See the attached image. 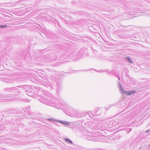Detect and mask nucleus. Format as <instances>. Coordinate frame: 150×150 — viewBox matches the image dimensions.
<instances>
[{
	"instance_id": "obj_7",
	"label": "nucleus",
	"mask_w": 150,
	"mask_h": 150,
	"mask_svg": "<svg viewBox=\"0 0 150 150\" xmlns=\"http://www.w3.org/2000/svg\"><path fill=\"white\" fill-rule=\"evenodd\" d=\"M47 120L50 121V122H54L56 121L57 122L58 120H56L55 119H54L52 118H50L47 119Z\"/></svg>"
},
{
	"instance_id": "obj_6",
	"label": "nucleus",
	"mask_w": 150,
	"mask_h": 150,
	"mask_svg": "<svg viewBox=\"0 0 150 150\" xmlns=\"http://www.w3.org/2000/svg\"><path fill=\"white\" fill-rule=\"evenodd\" d=\"M125 59L126 60L128 63H133V62L132 60H131L130 58L129 57H125Z\"/></svg>"
},
{
	"instance_id": "obj_12",
	"label": "nucleus",
	"mask_w": 150,
	"mask_h": 150,
	"mask_svg": "<svg viewBox=\"0 0 150 150\" xmlns=\"http://www.w3.org/2000/svg\"><path fill=\"white\" fill-rule=\"evenodd\" d=\"M42 78L45 80V81H44V82H46L45 81H47V80H46V78L45 76H42Z\"/></svg>"
},
{
	"instance_id": "obj_20",
	"label": "nucleus",
	"mask_w": 150,
	"mask_h": 150,
	"mask_svg": "<svg viewBox=\"0 0 150 150\" xmlns=\"http://www.w3.org/2000/svg\"><path fill=\"white\" fill-rule=\"evenodd\" d=\"M57 124H57H56V125H58V124Z\"/></svg>"
},
{
	"instance_id": "obj_17",
	"label": "nucleus",
	"mask_w": 150,
	"mask_h": 150,
	"mask_svg": "<svg viewBox=\"0 0 150 150\" xmlns=\"http://www.w3.org/2000/svg\"><path fill=\"white\" fill-rule=\"evenodd\" d=\"M118 78L119 80H120V77H118Z\"/></svg>"
},
{
	"instance_id": "obj_21",
	"label": "nucleus",
	"mask_w": 150,
	"mask_h": 150,
	"mask_svg": "<svg viewBox=\"0 0 150 150\" xmlns=\"http://www.w3.org/2000/svg\"><path fill=\"white\" fill-rule=\"evenodd\" d=\"M149 146H150V144L149 145Z\"/></svg>"
},
{
	"instance_id": "obj_3",
	"label": "nucleus",
	"mask_w": 150,
	"mask_h": 150,
	"mask_svg": "<svg viewBox=\"0 0 150 150\" xmlns=\"http://www.w3.org/2000/svg\"><path fill=\"white\" fill-rule=\"evenodd\" d=\"M135 92V91L134 90L127 91L125 90L124 89H121V92L123 94H125L126 95H131L134 94Z\"/></svg>"
},
{
	"instance_id": "obj_13",
	"label": "nucleus",
	"mask_w": 150,
	"mask_h": 150,
	"mask_svg": "<svg viewBox=\"0 0 150 150\" xmlns=\"http://www.w3.org/2000/svg\"><path fill=\"white\" fill-rule=\"evenodd\" d=\"M127 129V133H129L132 130L131 129Z\"/></svg>"
},
{
	"instance_id": "obj_11",
	"label": "nucleus",
	"mask_w": 150,
	"mask_h": 150,
	"mask_svg": "<svg viewBox=\"0 0 150 150\" xmlns=\"http://www.w3.org/2000/svg\"><path fill=\"white\" fill-rule=\"evenodd\" d=\"M29 108H30L29 106L27 108H26V109L24 108V109H23V110L25 112L26 110H28Z\"/></svg>"
},
{
	"instance_id": "obj_16",
	"label": "nucleus",
	"mask_w": 150,
	"mask_h": 150,
	"mask_svg": "<svg viewBox=\"0 0 150 150\" xmlns=\"http://www.w3.org/2000/svg\"><path fill=\"white\" fill-rule=\"evenodd\" d=\"M96 71L97 72H103L105 71H103L102 70L101 71Z\"/></svg>"
},
{
	"instance_id": "obj_1",
	"label": "nucleus",
	"mask_w": 150,
	"mask_h": 150,
	"mask_svg": "<svg viewBox=\"0 0 150 150\" xmlns=\"http://www.w3.org/2000/svg\"><path fill=\"white\" fill-rule=\"evenodd\" d=\"M23 86H19L16 87H13L10 88H6L4 89V90L7 91L8 93H15V91L18 90V88H23Z\"/></svg>"
},
{
	"instance_id": "obj_2",
	"label": "nucleus",
	"mask_w": 150,
	"mask_h": 150,
	"mask_svg": "<svg viewBox=\"0 0 150 150\" xmlns=\"http://www.w3.org/2000/svg\"><path fill=\"white\" fill-rule=\"evenodd\" d=\"M89 112L91 114V115H90V114L88 113L89 116L90 117H91L93 115H100L101 113L102 112L101 110H100V109L98 108H97L95 109L93 113L94 114H93L92 111H89Z\"/></svg>"
},
{
	"instance_id": "obj_14",
	"label": "nucleus",
	"mask_w": 150,
	"mask_h": 150,
	"mask_svg": "<svg viewBox=\"0 0 150 150\" xmlns=\"http://www.w3.org/2000/svg\"><path fill=\"white\" fill-rule=\"evenodd\" d=\"M105 72H107L108 73V74H110L111 73V71H109L108 70H105Z\"/></svg>"
},
{
	"instance_id": "obj_10",
	"label": "nucleus",
	"mask_w": 150,
	"mask_h": 150,
	"mask_svg": "<svg viewBox=\"0 0 150 150\" xmlns=\"http://www.w3.org/2000/svg\"><path fill=\"white\" fill-rule=\"evenodd\" d=\"M118 84H119V87L120 88V91H121V88L123 89V88L122 87L120 83V82H118Z\"/></svg>"
},
{
	"instance_id": "obj_19",
	"label": "nucleus",
	"mask_w": 150,
	"mask_h": 150,
	"mask_svg": "<svg viewBox=\"0 0 150 150\" xmlns=\"http://www.w3.org/2000/svg\"><path fill=\"white\" fill-rule=\"evenodd\" d=\"M57 124H57H56V125H58V124Z\"/></svg>"
},
{
	"instance_id": "obj_15",
	"label": "nucleus",
	"mask_w": 150,
	"mask_h": 150,
	"mask_svg": "<svg viewBox=\"0 0 150 150\" xmlns=\"http://www.w3.org/2000/svg\"><path fill=\"white\" fill-rule=\"evenodd\" d=\"M150 131V129H149V130H146V131L145 132L146 133H149Z\"/></svg>"
},
{
	"instance_id": "obj_5",
	"label": "nucleus",
	"mask_w": 150,
	"mask_h": 150,
	"mask_svg": "<svg viewBox=\"0 0 150 150\" xmlns=\"http://www.w3.org/2000/svg\"><path fill=\"white\" fill-rule=\"evenodd\" d=\"M40 101L42 103L47 104V103H48V100H47V99L44 98V97L43 96L41 97V98Z\"/></svg>"
},
{
	"instance_id": "obj_18",
	"label": "nucleus",
	"mask_w": 150,
	"mask_h": 150,
	"mask_svg": "<svg viewBox=\"0 0 150 150\" xmlns=\"http://www.w3.org/2000/svg\"><path fill=\"white\" fill-rule=\"evenodd\" d=\"M118 78L119 80H120V77H118Z\"/></svg>"
},
{
	"instance_id": "obj_9",
	"label": "nucleus",
	"mask_w": 150,
	"mask_h": 150,
	"mask_svg": "<svg viewBox=\"0 0 150 150\" xmlns=\"http://www.w3.org/2000/svg\"><path fill=\"white\" fill-rule=\"evenodd\" d=\"M6 27L7 25H0V28H4Z\"/></svg>"
},
{
	"instance_id": "obj_4",
	"label": "nucleus",
	"mask_w": 150,
	"mask_h": 150,
	"mask_svg": "<svg viewBox=\"0 0 150 150\" xmlns=\"http://www.w3.org/2000/svg\"><path fill=\"white\" fill-rule=\"evenodd\" d=\"M57 122L65 125L68 126L70 125L69 123L66 121H62L58 120Z\"/></svg>"
},
{
	"instance_id": "obj_8",
	"label": "nucleus",
	"mask_w": 150,
	"mask_h": 150,
	"mask_svg": "<svg viewBox=\"0 0 150 150\" xmlns=\"http://www.w3.org/2000/svg\"><path fill=\"white\" fill-rule=\"evenodd\" d=\"M64 140L65 141H66L67 142H68L71 144H73L71 140L69 139L65 138V139H64Z\"/></svg>"
}]
</instances>
